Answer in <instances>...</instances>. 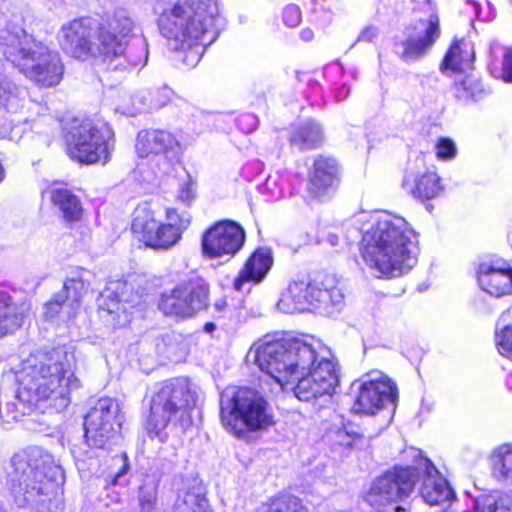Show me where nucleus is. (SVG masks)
<instances>
[{
    "mask_svg": "<svg viewBox=\"0 0 512 512\" xmlns=\"http://www.w3.org/2000/svg\"><path fill=\"white\" fill-rule=\"evenodd\" d=\"M131 24V30L124 38V49L121 51L120 55L116 56L112 60L102 61L113 69L125 70L132 67H143L147 62L148 48L143 39H137L128 46V39L131 37L135 27V23L132 19Z\"/></svg>",
    "mask_w": 512,
    "mask_h": 512,
    "instance_id": "27",
    "label": "nucleus"
},
{
    "mask_svg": "<svg viewBox=\"0 0 512 512\" xmlns=\"http://www.w3.org/2000/svg\"><path fill=\"white\" fill-rule=\"evenodd\" d=\"M440 36L439 18L431 15L416 21L409 29L407 39L403 42L401 58L405 61L422 58Z\"/></svg>",
    "mask_w": 512,
    "mask_h": 512,
    "instance_id": "20",
    "label": "nucleus"
},
{
    "mask_svg": "<svg viewBox=\"0 0 512 512\" xmlns=\"http://www.w3.org/2000/svg\"><path fill=\"white\" fill-rule=\"evenodd\" d=\"M405 508L401 507V506H397L394 508V512H405Z\"/></svg>",
    "mask_w": 512,
    "mask_h": 512,
    "instance_id": "57",
    "label": "nucleus"
},
{
    "mask_svg": "<svg viewBox=\"0 0 512 512\" xmlns=\"http://www.w3.org/2000/svg\"><path fill=\"white\" fill-rule=\"evenodd\" d=\"M508 313H509V311H508V312H506V313H503V314L501 315L500 319H499V322L505 323V322H506V317H507V314H508Z\"/></svg>",
    "mask_w": 512,
    "mask_h": 512,
    "instance_id": "56",
    "label": "nucleus"
},
{
    "mask_svg": "<svg viewBox=\"0 0 512 512\" xmlns=\"http://www.w3.org/2000/svg\"><path fill=\"white\" fill-rule=\"evenodd\" d=\"M114 133L102 119H75L66 134L71 159L82 164H106L113 149Z\"/></svg>",
    "mask_w": 512,
    "mask_h": 512,
    "instance_id": "11",
    "label": "nucleus"
},
{
    "mask_svg": "<svg viewBox=\"0 0 512 512\" xmlns=\"http://www.w3.org/2000/svg\"><path fill=\"white\" fill-rule=\"evenodd\" d=\"M348 92H349V91H348V89H347V88L342 87V88L340 89V91L338 92V95H337L338 100H339V101L344 100V99L346 98V96H347Z\"/></svg>",
    "mask_w": 512,
    "mask_h": 512,
    "instance_id": "51",
    "label": "nucleus"
},
{
    "mask_svg": "<svg viewBox=\"0 0 512 512\" xmlns=\"http://www.w3.org/2000/svg\"><path fill=\"white\" fill-rule=\"evenodd\" d=\"M436 156L439 160L449 161L456 157L457 148L453 140L440 138L435 146Z\"/></svg>",
    "mask_w": 512,
    "mask_h": 512,
    "instance_id": "41",
    "label": "nucleus"
},
{
    "mask_svg": "<svg viewBox=\"0 0 512 512\" xmlns=\"http://www.w3.org/2000/svg\"><path fill=\"white\" fill-rule=\"evenodd\" d=\"M50 199L55 207L63 214L68 221L78 220L81 215V205L79 199L68 189H53Z\"/></svg>",
    "mask_w": 512,
    "mask_h": 512,
    "instance_id": "34",
    "label": "nucleus"
},
{
    "mask_svg": "<svg viewBox=\"0 0 512 512\" xmlns=\"http://www.w3.org/2000/svg\"><path fill=\"white\" fill-rule=\"evenodd\" d=\"M220 419L226 431L241 439L273 424L271 407L262 395L236 386L225 388L220 395Z\"/></svg>",
    "mask_w": 512,
    "mask_h": 512,
    "instance_id": "8",
    "label": "nucleus"
},
{
    "mask_svg": "<svg viewBox=\"0 0 512 512\" xmlns=\"http://www.w3.org/2000/svg\"><path fill=\"white\" fill-rule=\"evenodd\" d=\"M323 139L321 127L313 120H307L293 127L290 142L299 150H308L317 147Z\"/></svg>",
    "mask_w": 512,
    "mask_h": 512,
    "instance_id": "32",
    "label": "nucleus"
},
{
    "mask_svg": "<svg viewBox=\"0 0 512 512\" xmlns=\"http://www.w3.org/2000/svg\"><path fill=\"white\" fill-rule=\"evenodd\" d=\"M506 383L508 388L512 390V373L507 377Z\"/></svg>",
    "mask_w": 512,
    "mask_h": 512,
    "instance_id": "55",
    "label": "nucleus"
},
{
    "mask_svg": "<svg viewBox=\"0 0 512 512\" xmlns=\"http://www.w3.org/2000/svg\"><path fill=\"white\" fill-rule=\"evenodd\" d=\"M493 475L498 482L512 487V445L498 447L492 454Z\"/></svg>",
    "mask_w": 512,
    "mask_h": 512,
    "instance_id": "33",
    "label": "nucleus"
},
{
    "mask_svg": "<svg viewBox=\"0 0 512 512\" xmlns=\"http://www.w3.org/2000/svg\"><path fill=\"white\" fill-rule=\"evenodd\" d=\"M208 303V285L201 279H191L161 294L158 307L166 316L188 319L205 310Z\"/></svg>",
    "mask_w": 512,
    "mask_h": 512,
    "instance_id": "14",
    "label": "nucleus"
},
{
    "mask_svg": "<svg viewBox=\"0 0 512 512\" xmlns=\"http://www.w3.org/2000/svg\"><path fill=\"white\" fill-rule=\"evenodd\" d=\"M18 95V87L9 81H0V104L8 105Z\"/></svg>",
    "mask_w": 512,
    "mask_h": 512,
    "instance_id": "42",
    "label": "nucleus"
},
{
    "mask_svg": "<svg viewBox=\"0 0 512 512\" xmlns=\"http://www.w3.org/2000/svg\"><path fill=\"white\" fill-rule=\"evenodd\" d=\"M338 165L333 158L319 156L309 173L308 191L320 197L337 187L339 182Z\"/></svg>",
    "mask_w": 512,
    "mask_h": 512,
    "instance_id": "25",
    "label": "nucleus"
},
{
    "mask_svg": "<svg viewBox=\"0 0 512 512\" xmlns=\"http://www.w3.org/2000/svg\"><path fill=\"white\" fill-rule=\"evenodd\" d=\"M159 28L171 49L189 68L200 62L206 47L218 37L216 0H161Z\"/></svg>",
    "mask_w": 512,
    "mask_h": 512,
    "instance_id": "2",
    "label": "nucleus"
},
{
    "mask_svg": "<svg viewBox=\"0 0 512 512\" xmlns=\"http://www.w3.org/2000/svg\"><path fill=\"white\" fill-rule=\"evenodd\" d=\"M245 243V231L232 220H221L207 229L201 238L202 253L209 258L234 257Z\"/></svg>",
    "mask_w": 512,
    "mask_h": 512,
    "instance_id": "18",
    "label": "nucleus"
},
{
    "mask_svg": "<svg viewBox=\"0 0 512 512\" xmlns=\"http://www.w3.org/2000/svg\"><path fill=\"white\" fill-rule=\"evenodd\" d=\"M378 34L379 31L377 27L367 26L360 33L357 41L373 42L378 37Z\"/></svg>",
    "mask_w": 512,
    "mask_h": 512,
    "instance_id": "47",
    "label": "nucleus"
},
{
    "mask_svg": "<svg viewBox=\"0 0 512 512\" xmlns=\"http://www.w3.org/2000/svg\"><path fill=\"white\" fill-rule=\"evenodd\" d=\"M120 461L123 462V465H122V468L121 470L116 474V477H115V480H114V484L117 483V479L126 474L127 470H128V464H127V456L126 455H123L121 458H120Z\"/></svg>",
    "mask_w": 512,
    "mask_h": 512,
    "instance_id": "48",
    "label": "nucleus"
},
{
    "mask_svg": "<svg viewBox=\"0 0 512 512\" xmlns=\"http://www.w3.org/2000/svg\"><path fill=\"white\" fill-rule=\"evenodd\" d=\"M40 412L36 405L29 402L22 401L16 394L15 401L7 402L4 406L0 405V416L2 421L6 424H12L21 420L25 415L28 417L25 424L29 429L37 432H47V435H52L55 427L52 425L51 418L44 419L38 414Z\"/></svg>",
    "mask_w": 512,
    "mask_h": 512,
    "instance_id": "22",
    "label": "nucleus"
},
{
    "mask_svg": "<svg viewBox=\"0 0 512 512\" xmlns=\"http://www.w3.org/2000/svg\"><path fill=\"white\" fill-rule=\"evenodd\" d=\"M362 257L385 276L398 277L409 272L418 260L416 232L400 216L388 212L362 214Z\"/></svg>",
    "mask_w": 512,
    "mask_h": 512,
    "instance_id": "3",
    "label": "nucleus"
},
{
    "mask_svg": "<svg viewBox=\"0 0 512 512\" xmlns=\"http://www.w3.org/2000/svg\"><path fill=\"white\" fill-rule=\"evenodd\" d=\"M90 276V271L82 268L71 270L62 290L44 304L43 317L46 320H53L61 311L66 313L69 319L75 317L81 307L83 295L90 284Z\"/></svg>",
    "mask_w": 512,
    "mask_h": 512,
    "instance_id": "15",
    "label": "nucleus"
},
{
    "mask_svg": "<svg viewBox=\"0 0 512 512\" xmlns=\"http://www.w3.org/2000/svg\"><path fill=\"white\" fill-rule=\"evenodd\" d=\"M404 454L417 460L418 477L423 475L420 494L425 503L430 506H449L454 499V492L433 463L423 457L419 449L413 447L405 450Z\"/></svg>",
    "mask_w": 512,
    "mask_h": 512,
    "instance_id": "19",
    "label": "nucleus"
},
{
    "mask_svg": "<svg viewBox=\"0 0 512 512\" xmlns=\"http://www.w3.org/2000/svg\"><path fill=\"white\" fill-rule=\"evenodd\" d=\"M304 41H310L313 38V31L311 29H304L300 34Z\"/></svg>",
    "mask_w": 512,
    "mask_h": 512,
    "instance_id": "50",
    "label": "nucleus"
},
{
    "mask_svg": "<svg viewBox=\"0 0 512 512\" xmlns=\"http://www.w3.org/2000/svg\"><path fill=\"white\" fill-rule=\"evenodd\" d=\"M131 26L125 11L115 12L104 22L83 17L62 25L58 39L62 49L74 58L107 61L120 55Z\"/></svg>",
    "mask_w": 512,
    "mask_h": 512,
    "instance_id": "6",
    "label": "nucleus"
},
{
    "mask_svg": "<svg viewBox=\"0 0 512 512\" xmlns=\"http://www.w3.org/2000/svg\"><path fill=\"white\" fill-rule=\"evenodd\" d=\"M326 241L331 245V246H337L338 243H339V238L336 234H333V233H329L326 237Z\"/></svg>",
    "mask_w": 512,
    "mask_h": 512,
    "instance_id": "49",
    "label": "nucleus"
},
{
    "mask_svg": "<svg viewBox=\"0 0 512 512\" xmlns=\"http://www.w3.org/2000/svg\"><path fill=\"white\" fill-rule=\"evenodd\" d=\"M18 398L36 405L54 418L70 403L69 393L80 387L63 349L36 351L23 360L16 373Z\"/></svg>",
    "mask_w": 512,
    "mask_h": 512,
    "instance_id": "4",
    "label": "nucleus"
},
{
    "mask_svg": "<svg viewBox=\"0 0 512 512\" xmlns=\"http://www.w3.org/2000/svg\"><path fill=\"white\" fill-rule=\"evenodd\" d=\"M355 400L352 406L356 414L373 415L385 403H394L397 398V388L393 382L380 373L375 377L357 380L352 384Z\"/></svg>",
    "mask_w": 512,
    "mask_h": 512,
    "instance_id": "16",
    "label": "nucleus"
},
{
    "mask_svg": "<svg viewBox=\"0 0 512 512\" xmlns=\"http://www.w3.org/2000/svg\"><path fill=\"white\" fill-rule=\"evenodd\" d=\"M475 58L473 45L470 41L464 39L455 41L447 51L440 69L446 71H465L468 69Z\"/></svg>",
    "mask_w": 512,
    "mask_h": 512,
    "instance_id": "29",
    "label": "nucleus"
},
{
    "mask_svg": "<svg viewBox=\"0 0 512 512\" xmlns=\"http://www.w3.org/2000/svg\"><path fill=\"white\" fill-rule=\"evenodd\" d=\"M0 40L7 61L35 85L50 88L61 82L64 65L57 51L35 41L16 25L2 29Z\"/></svg>",
    "mask_w": 512,
    "mask_h": 512,
    "instance_id": "7",
    "label": "nucleus"
},
{
    "mask_svg": "<svg viewBox=\"0 0 512 512\" xmlns=\"http://www.w3.org/2000/svg\"><path fill=\"white\" fill-rule=\"evenodd\" d=\"M339 437L341 439L340 440L341 445L349 446L351 448L361 447L359 442L362 441V436L355 432L354 433L343 432V433H340Z\"/></svg>",
    "mask_w": 512,
    "mask_h": 512,
    "instance_id": "46",
    "label": "nucleus"
},
{
    "mask_svg": "<svg viewBox=\"0 0 512 512\" xmlns=\"http://www.w3.org/2000/svg\"><path fill=\"white\" fill-rule=\"evenodd\" d=\"M281 196H282L281 189H278L277 191H272V195H271L272 199L276 200V199L281 198Z\"/></svg>",
    "mask_w": 512,
    "mask_h": 512,
    "instance_id": "54",
    "label": "nucleus"
},
{
    "mask_svg": "<svg viewBox=\"0 0 512 512\" xmlns=\"http://www.w3.org/2000/svg\"><path fill=\"white\" fill-rule=\"evenodd\" d=\"M272 186H276V180L268 178L265 183V189L272 190Z\"/></svg>",
    "mask_w": 512,
    "mask_h": 512,
    "instance_id": "52",
    "label": "nucleus"
},
{
    "mask_svg": "<svg viewBox=\"0 0 512 512\" xmlns=\"http://www.w3.org/2000/svg\"><path fill=\"white\" fill-rule=\"evenodd\" d=\"M272 264L273 259L270 251L257 249L239 271L233 283L234 289L241 291L246 283H260L269 272Z\"/></svg>",
    "mask_w": 512,
    "mask_h": 512,
    "instance_id": "26",
    "label": "nucleus"
},
{
    "mask_svg": "<svg viewBox=\"0 0 512 512\" xmlns=\"http://www.w3.org/2000/svg\"><path fill=\"white\" fill-rule=\"evenodd\" d=\"M245 118L248 119V120H254V117L251 116V115H247V116H245Z\"/></svg>",
    "mask_w": 512,
    "mask_h": 512,
    "instance_id": "58",
    "label": "nucleus"
},
{
    "mask_svg": "<svg viewBox=\"0 0 512 512\" xmlns=\"http://www.w3.org/2000/svg\"><path fill=\"white\" fill-rule=\"evenodd\" d=\"M120 408L116 400L101 398L85 418V438L88 445L102 448L121 426Z\"/></svg>",
    "mask_w": 512,
    "mask_h": 512,
    "instance_id": "17",
    "label": "nucleus"
},
{
    "mask_svg": "<svg viewBox=\"0 0 512 512\" xmlns=\"http://www.w3.org/2000/svg\"><path fill=\"white\" fill-rule=\"evenodd\" d=\"M496 346L501 355L512 357V326L505 325L496 333Z\"/></svg>",
    "mask_w": 512,
    "mask_h": 512,
    "instance_id": "40",
    "label": "nucleus"
},
{
    "mask_svg": "<svg viewBox=\"0 0 512 512\" xmlns=\"http://www.w3.org/2000/svg\"><path fill=\"white\" fill-rule=\"evenodd\" d=\"M247 358L283 388L291 385L300 401L331 397L339 384L337 364L330 350L301 339L255 343Z\"/></svg>",
    "mask_w": 512,
    "mask_h": 512,
    "instance_id": "1",
    "label": "nucleus"
},
{
    "mask_svg": "<svg viewBox=\"0 0 512 512\" xmlns=\"http://www.w3.org/2000/svg\"><path fill=\"white\" fill-rule=\"evenodd\" d=\"M268 512H301V507L296 498L275 501Z\"/></svg>",
    "mask_w": 512,
    "mask_h": 512,
    "instance_id": "43",
    "label": "nucleus"
},
{
    "mask_svg": "<svg viewBox=\"0 0 512 512\" xmlns=\"http://www.w3.org/2000/svg\"><path fill=\"white\" fill-rule=\"evenodd\" d=\"M25 311V307L13 303L6 292H0V338L23 325Z\"/></svg>",
    "mask_w": 512,
    "mask_h": 512,
    "instance_id": "30",
    "label": "nucleus"
},
{
    "mask_svg": "<svg viewBox=\"0 0 512 512\" xmlns=\"http://www.w3.org/2000/svg\"><path fill=\"white\" fill-rule=\"evenodd\" d=\"M166 219V224L158 221L149 204H140L133 213L132 233L146 247L167 250L179 242L182 232L190 225L191 215L186 211L179 213L177 208H167Z\"/></svg>",
    "mask_w": 512,
    "mask_h": 512,
    "instance_id": "10",
    "label": "nucleus"
},
{
    "mask_svg": "<svg viewBox=\"0 0 512 512\" xmlns=\"http://www.w3.org/2000/svg\"><path fill=\"white\" fill-rule=\"evenodd\" d=\"M11 462L9 488L15 503L32 512H60L59 484L64 472L53 457L39 448H31L14 455Z\"/></svg>",
    "mask_w": 512,
    "mask_h": 512,
    "instance_id": "5",
    "label": "nucleus"
},
{
    "mask_svg": "<svg viewBox=\"0 0 512 512\" xmlns=\"http://www.w3.org/2000/svg\"><path fill=\"white\" fill-rule=\"evenodd\" d=\"M174 512H212L205 495L196 489L180 494L174 504Z\"/></svg>",
    "mask_w": 512,
    "mask_h": 512,
    "instance_id": "35",
    "label": "nucleus"
},
{
    "mask_svg": "<svg viewBox=\"0 0 512 512\" xmlns=\"http://www.w3.org/2000/svg\"><path fill=\"white\" fill-rule=\"evenodd\" d=\"M172 90L168 87H161L147 95H136L133 100L134 103L137 101L138 105L135 106L136 112L146 110H157L164 107L171 99Z\"/></svg>",
    "mask_w": 512,
    "mask_h": 512,
    "instance_id": "37",
    "label": "nucleus"
},
{
    "mask_svg": "<svg viewBox=\"0 0 512 512\" xmlns=\"http://www.w3.org/2000/svg\"><path fill=\"white\" fill-rule=\"evenodd\" d=\"M412 460L411 465L395 466L376 478L366 493V502L379 508L408 498L418 480L417 460Z\"/></svg>",
    "mask_w": 512,
    "mask_h": 512,
    "instance_id": "13",
    "label": "nucleus"
},
{
    "mask_svg": "<svg viewBox=\"0 0 512 512\" xmlns=\"http://www.w3.org/2000/svg\"><path fill=\"white\" fill-rule=\"evenodd\" d=\"M198 400V387L189 378L178 377L161 384L150 401L146 420L149 434L158 435L172 421L189 418Z\"/></svg>",
    "mask_w": 512,
    "mask_h": 512,
    "instance_id": "9",
    "label": "nucleus"
},
{
    "mask_svg": "<svg viewBox=\"0 0 512 512\" xmlns=\"http://www.w3.org/2000/svg\"><path fill=\"white\" fill-rule=\"evenodd\" d=\"M489 55L488 68L491 75L506 83H512V47L505 48L494 41L490 44Z\"/></svg>",
    "mask_w": 512,
    "mask_h": 512,
    "instance_id": "31",
    "label": "nucleus"
},
{
    "mask_svg": "<svg viewBox=\"0 0 512 512\" xmlns=\"http://www.w3.org/2000/svg\"><path fill=\"white\" fill-rule=\"evenodd\" d=\"M129 287L126 283L116 282L107 287L100 296L99 310L101 318L112 325L120 327L130 321L129 309L133 307L135 299H128L125 295Z\"/></svg>",
    "mask_w": 512,
    "mask_h": 512,
    "instance_id": "21",
    "label": "nucleus"
},
{
    "mask_svg": "<svg viewBox=\"0 0 512 512\" xmlns=\"http://www.w3.org/2000/svg\"><path fill=\"white\" fill-rule=\"evenodd\" d=\"M476 512H512V495L491 492L480 495L475 501Z\"/></svg>",
    "mask_w": 512,
    "mask_h": 512,
    "instance_id": "36",
    "label": "nucleus"
},
{
    "mask_svg": "<svg viewBox=\"0 0 512 512\" xmlns=\"http://www.w3.org/2000/svg\"><path fill=\"white\" fill-rule=\"evenodd\" d=\"M343 304L344 294L336 279L326 276L322 281H293L278 301L277 307L289 314L302 312L310 307L332 314L340 310Z\"/></svg>",
    "mask_w": 512,
    "mask_h": 512,
    "instance_id": "12",
    "label": "nucleus"
},
{
    "mask_svg": "<svg viewBox=\"0 0 512 512\" xmlns=\"http://www.w3.org/2000/svg\"><path fill=\"white\" fill-rule=\"evenodd\" d=\"M481 91V84L472 76H466L455 84V95L460 100L475 99Z\"/></svg>",
    "mask_w": 512,
    "mask_h": 512,
    "instance_id": "39",
    "label": "nucleus"
},
{
    "mask_svg": "<svg viewBox=\"0 0 512 512\" xmlns=\"http://www.w3.org/2000/svg\"><path fill=\"white\" fill-rule=\"evenodd\" d=\"M179 147L176 137L164 130H144L137 136L136 152L142 158L154 155L171 160L175 158Z\"/></svg>",
    "mask_w": 512,
    "mask_h": 512,
    "instance_id": "23",
    "label": "nucleus"
},
{
    "mask_svg": "<svg viewBox=\"0 0 512 512\" xmlns=\"http://www.w3.org/2000/svg\"><path fill=\"white\" fill-rule=\"evenodd\" d=\"M402 187L407 193L421 200L433 199L443 191L440 177L434 172H426L422 175L407 173Z\"/></svg>",
    "mask_w": 512,
    "mask_h": 512,
    "instance_id": "28",
    "label": "nucleus"
},
{
    "mask_svg": "<svg viewBox=\"0 0 512 512\" xmlns=\"http://www.w3.org/2000/svg\"><path fill=\"white\" fill-rule=\"evenodd\" d=\"M477 279L480 288L494 297L512 294V267L506 263H482L478 267Z\"/></svg>",
    "mask_w": 512,
    "mask_h": 512,
    "instance_id": "24",
    "label": "nucleus"
},
{
    "mask_svg": "<svg viewBox=\"0 0 512 512\" xmlns=\"http://www.w3.org/2000/svg\"><path fill=\"white\" fill-rule=\"evenodd\" d=\"M283 20L288 27H296L301 21L300 9L295 5L285 7L283 11Z\"/></svg>",
    "mask_w": 512,
    "mask_h": 512,
    "instance_id": "44",
    "label": "nucleus"
},
{
    "mask_svg": "<svg viewBox=\"0 0 512 512\" xmlns=\"http://www.w3.org/2000/svg\"><path fill=\"white\" fill-rule=\"evenodd\" d=\"M215 329V324L214 323H206L205 326H204V330L206 332H212L213 330Z\"/></svg>",
    "mask_w": 512,
    "mask_h": 512,
    "instance_id": "53",
    "label": "nucleus"
},
{
    "mask_svg": "<svg viewBox=\"0 0 512 512\" xmlns=\"http://www.w3.org/2000/svg\"><path fill=\"white\" fill-rule=\"evenodd\" d=\"M157 483L147 477L138 489V512H157Z\"/></svg>",
    "mask_w": 512,
    "mask_h": 512,
    "instance_id": "38",
    "label": "nucleus"
},
{
    "mask_svg": "<svg viewBox=\"0 0 512 512\" xmlns=\"http://www.w3.org/2000/svg\"><path fill=\"white\" fill-rule=\"evenodd\" d=\"M195 198V193L190 183H185L179 190L177 195V202L185 206H190Z\"/></svg>",
    "mask_w": 512,
    "mask_h": 512,
    "instance_id": "45",
    "label": "nucleus"
}]
</instances>
